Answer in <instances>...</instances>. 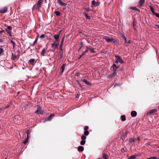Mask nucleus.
Returning <instances> with one entry per match:
<instances>
[{"label":"nucleus","mask_w":159,"mask_h":159,"mask_svg":"<svg viewBox=\"0 0 159 159\" xmlns=\"http://www.w3.org/2000/svg\"><path fill=\"white\" fill-rule=\"evenodd\" d=\"M12 30V27L11 26H7V27L5 29V30L9 35L11 37L12 36L11 30Z\"/></svg>","instance_id":"nucleus-1"},{"label":"nucleus","mask_w":159,"mask_h":159,"mask_svg":"<svg viewBox=\"0 0 159 159\" xmlns=\"http://www.w3.org/2000/svg\"><path fill=\"white\" fill-rule=\"evenodd\" d=\"M59 42L58 40L55 41L52 44L51 47L53 49H58Z\"/></svg>","instance_id":"nucleus-2"},{"label":"nucleus","mask_w":159,"mask_h":159,"mask_svg":"<svg viewBox=\"0 0 159 159\" xmlns=\"http://www.w3.org/2000/svg\"><path fill=\"white\" fill-rule=\"evenodd\" d=\"M42 108L39 105H38L37 106L36 110L34 112V113L38 115H40L42 114L43 113L41 112L42 110Z\"/></svg>","instance_id":"nucleus-3"},{"label":"nucleus","mask_w":159,"mask_h":159,"mask_svg":"<svg viewBox=\"0 0 159 159\" xmlns=\"http://www.w3.org/2000/svg\"><path fill=\"white\" fill-rule=\"evenodd\" d=\"M55 114H52L48 117L46 118L43 121V122H46L47 121H49L51 120L53 117L54 116Z\"/></svg>","instance_id":"nucleus-4"},{"label":"nucleus","mask_w":159,"mask_h":159,"mask_svg":"<svg viewBox=\"0 0 159 159\" xmlns=\"http://www.w3.org/2000/svg\"><path fill=\"white\" fill-rule=\"evenodd\" d=\"M92 7H97L100 4L99 2H95L94 0H93L91 1Z\"/></svg>","instance_id":"nucleus-5"},{"label":"nucleus","mask_w":159,"mask_h":159,"mask_svg":"<svg viewBox=\"0 0 159 159\" xmlns=\"http://www.w3.org/2000/svg\"><path fill=\"white\" fill-rule=\"evenodd\" d=\"M60 51H59V56H60V59L61 60L62 59L63 57V50L62 48H60Z\"/></svg>","instance_id":"nucleus-6"},{"label":"nucleus","mask_w":159,"mask_h":159,"mask_svg":"<svg viewBox=\"0 0 159 159\" xmlns=\"http://www.w3.org/2000/svg\"><path fill=\"white\" fill-rule=\"evenodd\" d=\"M115 57L117 59L118 61L121 64H122L124 63V61L120 57L119 55H115Z\"/></svg>","instance_id":"nucleus-7"},{"label":"nucleus","mask_w":159,"mask_h":159,"mask_svg":"<svg viewBox=\"0 0 159 159\" xmlns=\"http://www.w3.org/2000/svg\"><path fill=\"white\" fill-rule=\"evenodd\" d=\"M57 3L61 6H66L67 3L63 2L61 0H57Z\"/></svg>","instance_id":"nucleus-8"},{"label":"nucleus","mask_w":159,"mask_h":159,"mask_svg":"<svg viewBox=\"0 0 159 159\" xmlns=\"http://www.w3.org/2000/svg\"><path fill=\"white\" fill-rule=\"evenodd\" d=\"M35 60V59L31 58L28 61V63L30 65H34V62Z\"/></svg>","instance_id":"nucleus-9"},{"label":"nucleus","mask_w":159,"mask_h":159,"mask_svg":"<svg viewBox=\"0 0 159 159\" xmlns=\"http://www.w3.org/2000/svg\"><path fill=\"white\" fill-rule=\"evenodd\" d=\"M157 110L156 109H153L148 111L147 113V115H151L157 111Z\"/></svg>","instance_id":"nucleus-10"},{"label":"nucleus","mask_w":159,"mask_h":159,"mask_svg":"<svg viewBox=\"0 0 159 159\" xmlns=\"http://www.w3.org/2000/svg\"><path fill=\"white\" fill-rule=\"evenodd\" d=\"M111 67L113 68V72H115L119 67V66H117L115 64H113L111 66Z\"/></svg>","instance_id":"nucleus-11"},{"label":"nucleus","mask_w":159,"mask_h":159,"mask_svg":"<svg viewBox=\"0 0 159 159\" xmlns=\"http://www.w3.org/2000/svg\"><path fill=\"white\" fill-rule=\"evenodd\" d=\"M65 37V36L64 35L61 39V41L59 46L60 48L61 49V48H62V46H63V43L64 41Z\"/></svg>","instance_id":"nucleus-12"},{"label":"nucleus","mask_w":159,"mask_h":159,"mask_svg":"<svg viewBox=\"0 0 159 159\" xmlns=\"http://www.w3.org/2000/svg\"><path fill=\"white\" fill-rule=\"evenodd\" d=\"M7 10V8L6 7H4L3 8L1 9H0V12L2 13H5Z\"/></svg>","instance_id":"nucleus-13"},{"label":"nucleus","mask_w":159,"mask_h":159,"mask_svg":"<svg viewBox=\"0 0 159 159\" xmlns=\"http://www.w3.org/2000/svg\"><path fill=\"white\" fill-rule=\"evenodd\" d=\"M122 37L123 39H124L125 43H130V40H128L127 38L125 36L124 34H123L122 35Z\"/></svg>","instance_id":"nucleus-14"},{"label":"nucleus","mask_w":159,"mask_h":159,"mask_svg":"<svg viewBox=\"0 0 159 159\" xmlns=\"http://www.w3.org/2000/svg\"><path fill=\"white\" fill-rule=\"evenodd\" d=\"M116 75V72H113L112 74H110L109 75L107 78L109 79H111L113 77L115 76Z\"/></svg>","instance_id":"nucleus-15"},{"label":"nucleus","mask_w":159,"mask_h":159,"mask_svg":"<svg viewBox=\"0 0 159 159\" xmlns=\"http://www.w3.org/2000/svg\"><path fill=\"white\" fill-rule=\"evenodd\" d=\"M43 0H39L37 3V6L38 8L41 7V5L43 3Z\"/></svg>","instance_id":"nucleus-16"},{"label":"nucleus","mask_w":159,"mask_h":159,"mask_svg":"<svg viewBox=\"0 0 159 159\" xmlns=\"http://www.w3.org/2000/svg\"><path fill=\"white\" fill-rule=\"evenodd\" d=\"M15 40V39L13 38H11L10 39V42L13 45V47L14 48L15 45V43L14 42V40Z\"/></svg>","instance_id":"nucleus-17"},{"label":"nucleus","mask_w":159,"mask_h":159,"mask_svg":"<svg viewBox=\"0 0 159 159\" xmlns=\"http://www.w3.org/2000/svg\"><path fill=\"white\" fill-rule=\"evenodd\" d=\"M137 115V112L134 111H132L131 112V116H132L133 117H135Z\"/></svg>","instance_id":"nucleus-18"},{"label":"nucleus","mask_w":159,"mask_h":159,"mask_svg":"<svg viewBox=\"0 0 159 159\" xmlns=\"http://www.w3.org/2000/svg\"><path fill=\"white\" fill-rule=\"evenodd\" d=\"M103 39L107 42H111V38H109L108 37L106 36L103 38Z\"/></svg>","instance_id":"nucleus-19"},{"label":"nucleus","mask_w":159,"mask_h":159,"mask_svg":"<svg viewBox=\"0 0 159 159\" xmlns=\"http://www.w3.org/2000/svg\"><path fill=\"white\" fill-rule=\"evenodd\" d=\"M84 150V148L82 146H79L78 148V151L79 152H83Z\"/></svg>","instance_id":"nucleus-20"},{"label":"nucleus","mask_w":159,"mask_h":159,"mask_svg":"<svg viewBox=\"0 0 159 159\" xmlns=\"http://www.w3.org/2000/svg\"><path fill=\"white\" fill-rule=\"evenodd\" d=\"M83 14L85 16L86 19H88V20L91 19V18L90 16L88 15L87 13H86V12H84Z\"/></svg>","instance_id":"nucleus-21"},{"label":"nucleus","mask_w":159,"mask_h":159,"mask_svg":"<svg viewBox=\"0 0 159 159\" xmlns=\"http://www.w3.org/2000/svg\"><path fill=\"white\" fill-rule=\"evenodd\" d=\"M135 141H137V140L135 139L134 138H131L129 139V142L131 143Z\"/></svg>","instance_id":"nucleus-22"},{"label":"nucleus","mask_w":159,"mask_h":159,"mask_svg":"<svg viewBox=\"0 0 159 159\" xmlns=\"http://www.w3.org/2000/svg\"><path fill=\"white\" fill-rule=\"evenodd\" d=\"M65 65H66V64H64L62 65V66L61 67V68L60 70H61V73H62L64 70L65 67Z\"/></svg>","instance_id":"nucleus-23"},{"label":"nucleus","mask_w":159,"mask_h":159,"mask_svg":"<svg viewBox=\"0 0 159 159\" xmlns=\"http://www.w3.org/2000/svg\"><path fill=\"white\" fill-rule=\"evenodd\" d=\"M60 36V34H55L53 36V37L56 40H58V39L59 38Z\"/></svg>","instance_id":"nucleus-24"},{"label":"nucleus","mask_w":159,"mask_h":159,"mask_svg":"<svg viewBox=\"0 0 159 159\" xmlns=\"http://www.w3.org/2000/svg\"><path fill=\"white\" fill-rule=\"evenodd\" d=\"M145 0H140L139 2V5L140 6H142L144 3Z\"/></svg>","instance_id":"nucleus-25"},{"label":"nucleus","mask_w":159,"mask_h":159,"mask_svg":"<svg viewBox=\"0 0 159 159\" xmlns=\"http://www.w3.org/2000/svg\"><path fill=\"white\" fill-rule=\"evenodd\" d=\"M17 56L15 54H14L13 53H12L11 54V58L13 60H15L16 58H17Z\"/></svg>","instance_id":"nucleus-26"},{"label":"nucleus","mask_w":159,"mask_h":159,"mask_svg":"<svg viewBox=\"0 0 159 159\" xmlns=\"http://www.w3.org/2000/svg\"><path fill=\"white\" fill-rule=\"evenodd\" d=\"M126 120L125 116L124 115H123L121 116V120L122 121H124Z\"/></svg>","instance_id":"nucleus-27"},{"label":"nucleus","mask_w":159,"mask_h":159,"mask_svg":"<svg viewBox=\"0 0 159 159\" xmlns=\"http://www.w3.org/2000/svg\"><path fill=\"white\" fill-rule=\"evenodd\" d=\"M84 8L87 11V12L91 11L92 10L89 9V8L86 6H84Z\"/></svg>","instance_id":"nucleus-28"},{"label":"nucleus","mask_w":159,"mask_h":159,"mask_svg":"<svg viewBox=\"0 0 159 159\" xmlns=\"http://www.w3.org/2000/svg\"><path fill=\"white\" fill-rule=\"evenodd\" d=\"M0 34H2L3 36L6 34L4 30L2 29L1 30H0Z\"/></svg>","instance_id":"nucleus-29"},{"label":"nucleus","mask_w":159,"mask_h":159,"mask_svg":"<svg viewBox=\"0 0 159 159\" xmlns=\"http://www.w3.org/2000/svg\"><path fill=\"white\" fill-rule=\"evenodd\" d=\"M136 156L134 155H132L130 156H129L128 158V159H134L136 158Z\"/></svg>","instance_id":"nucleus-30"},{"label":"nucleus","mask_w":159,"mask_h":159,"mask_svg":"<svg viewBox=\"0 0 159 159\" xmlns=\"http://www.w3.org/2000/svg\"><path fill=\"white\" fill-rule=\"evenodd\" d=\"M45 48H43L41 52V54L43 56H44V54L45 53Z\"/></svg>","instance_id":"nucleus-31"},{"label":"nucleus","mask_w":159,"mask_h":159,"mask_svg":"<svg viewBox=\"0 0 159 159\" xmlns=\"http://www.w3.org/2000/svg\"><path fill=\"white\" fill-rule=\"evenodd\" d=\"M131 9L135 10V11H138V12H140V10L135 7H132L131 8Z\"/></svg>","instance_id":"nucleus-32"},{"label":"nucleus","mask_w":159,"mask_h":159,"mask_svg":"<svg viewBox=\"0 0 159 159\" xmlns=\"http://www.w3.org/2000/svg\"><path fill=\"white\" fill-rule=\"evenodd\" d=\"M83 81L86 84H89L90 83L86 79H84L83 80Z\"/></svg>","instance_id":"nucleus-33"},{"label":"nucleus","mask_w":159,"mask_h":159,"mask_svg":"<svg viewBox=\"0 0 159 159\" xmlns=\"http://www.w3.org/2000/svg\"><path fill=\"white\" fill-rule=\"evenodd\" d=\"M11 106V103L8 104L5 107H4L3 109L4 110H5V109L8 108V107H10Z\"/></svg>","instance_id":"nucleus-34"},{"label":"nucleus","mask_w":159,"mask_h":159,"mask_svg":"<svg viewBox=\"0 0 159 159\" xmlns=\"http://www.w3.org/2000/svg\"><path fill=\"white\" fill-rule=\"evenodd\" d=\"M54 13L57 16H59L61 15V13L59 11H55L54 12Z\"/></svg>","instance_id":"nucleus-35"},{"label":"nucleus","mask_w":159,"mask_h":159,"mask_svg":"<svg viewBox=\"0 0 159 159\" xmlns=\"http://www.w3.org/2000/svg\"><path fill=\"white\" fill-rule=\"evenodd\" d=\"M84 135L87 136L89 134V132L88 130H84Z\"/></svg>","instance_id":"nucleus-36"},{"label":"nucleus","mask_w":159,"mask_h":159,"mask_svg":"<svg viewBox=\"0 0 159 159\" xmlns=\"http://www.w3.org/2000/svg\"><path fill=\"white\" fill-rule=\"evenodd\" d=\"M103 157L104 159H108V156L106 153H105L103 155Z\"/></svg>","instance_id":"nucleus-37"},{"label":"nucleus","mask_w":159,"mask_h":159,"mask_svg":"<svg viewBox=\"0 0 159 159\" xmlns=\"http://www.w3.org/2000/svg\"><path fill=\"white\" fill-rule=\"evenodd\" d=\"M86 138V135H82L81 137V139L82 140H84Z\"/></svg>","instance_id":"nucleus-38"},{"label":"nucleus","mask_w":159,"mask_h":159,"mask_svg":"<svg viewBox=\"0 0 159 159\" xmlns=\"http://www.w3.org/2000/svg\"><path fill=\"white\" fill-rule=\"evenodd\" d=\"M88 48L89 49V51H90V52L91 53H95V52L94 51V49L93 48Z\"/></svg>","instance_id":"nucleus-39"},{"label":"nucleus","mask_w":159,"mask_h":159,"mask_svg":"<svg viewBox=\"0 0 159 159\" xmlns=\"http://www.w3.org/2000/svg\"><path fill=\"white\" fill-rule=\"evenodd\" d=\"M85 143V141L84 140H82L80 142V144L82 145H84Z\"/></svg>","instance_id":"nucleus-40"},{"label":"nucleus","mask_w":159,"mask_h":159,"mask_svg":"<svg viewBox=\"0 0 159 159\" xmlns=\"http://www.w3.org/2000/svg\"><path fill=\"white\" fill-rule=\"evenodd\" d=\"M150 9L151 11H152V13L153 14H154V13L155 12L154 11V9H153V7L151 6H150Z\"/></svg>","instance_id":"nucleus-41"},{"label":"nucleus","mask_w":159,"mask_h":159,"mask_svg":"<svg viewBox=\"0 0 159 159\" xmlns=\"http://www.w3.org/2000/svg\"><path fill=\"white\" fill-rule=\"evenodd\" d=\"M111 42H112L113 43H116L117 42V41L115 39L111 38Z\"/></svg>","instance_id":"nucleus-42"},{"label":"nucleus","mask_w":159,"mask_h":159,"mask_svg":"<svg viewBox=\"0 0 159 159\" xmlns=\"http://www.w3.org/2000/svg\"><path fill=\"white\" fill-rule=\"evenodd\" d=\"M28 140L25 138V140L23 141V143L24 145H26L28 142Z\"/></svg>","instance_id":"nucleus-43"},{"label":"nucleus","mask_w":159,"mask_h":159,"mask_svg":"<svg viewBox=\"0 0 159 159\" xmlns=\"http://www.w3.org/2000/svg\"><path fill=\"white\" fill-rule=\"evenodd\" d=\"M2 46H0V54L3 52V49L2 48Z\"/></svg>","instance_id":"nucleus-44"},{"label":"nucleus","mask_w":159,"mask_h":159,"mask_svg":"<svg viewBox=\"0 0 159 159\" xmlns=\"http://www.w3.org/2000/svg\"><path fill=\"white\" fill-rule=\"evenodd\" d=\"M38 38H39V36H37V38L35 40L34 42L33 43H34V44H35L37 43L38 40Z\"/></svg>","instance_id":"nucleus-45"},{"label":"nucleus","mask_w":159,"mask_h":159,"mask_svg":"<svg viewBox=\"0 0 159 159\" xmlns=\"http://www.w3.org/2000/svg\"><path fill=\"white\" fill-rule=\"evenodd\" d=\"M151 159H159V157H150Z\"/></svg>","instance_id":"nucleus-46"},{"label":"nucleus","mask_w":159,"mask_h":159,"mask_svg":"<svg viewBox=\"0 0 159 159\" xmlns=\"http://www.w3.org/2000/svg\"><path fill=\"white\" fill-rule=\"evenodd\" d=\"M31 131L29 129L26 130L27 135H30V134Z\"/></svg>","instance_id":"nucleus-47"},{"label":"nucleus","mask_w":159,"mask_h":159,"mask_svg":"<svg viewBox=\"0 0 159 159\" xmlns=\"http://www.w3.org/2000/svg\"><path fill=\"white\" fill-rule=\"evenodd\" d=\"M88 51L87 49H85L82 53V55L83 56L85 53H86Z\"/></svg>","instance_id":"nucleus-48"},{"label":"nucleus","mask_w":159,"mask_h":159,"mask_svg":"<svg viewBox=\"0 0 159 159\" xmlns=\"http://www.w3.org/2000/svg\"><path fill=\"white\" fill-rule=\"evenodd\" d=\"M77 84L79 85L80 87H82V85L80 83V82L77 80L76 81Z\"/></svg>","instance_id":"nucleus-49"},{"label":"nucleus","mask_w":159,"mask_h":159,"mask_svg":"<svg viewBox=\"0 0 159 159\" xmlns=\"http://www.w3.org/2000/svg\"><path fill=\"white\" fill-rule=\"evenodd\" d=\"M89 129V126L86 125L84 128V130H87Z\"/></svg>","instance_id":"nucleus-50"},{"label":"nucleus","mask_w":159,"mask_h":159,"mask_svg":"<svg viewBox=\"0 0 159 159\" xmlns=\"http://www.w3.org/2000/svg\"><path fill=\"white\" fill-rule=\"evenodd\" d=\"M153 14L155 15L157 17L159 18V14L158 13L155 12Z\"/></svg>","instance_id":"nucleus-51"},{"label":"nucleus","mask_w":159,"mask_h":159,"mask_svg":"<svg viewBox=\"0 0 159 159\" xmlns=\"http://www.w3.org/2000/svg\"><path fill=\"white\" fill-rule=\"evenodd\" d=\"M45 37V35L44 34H42L41 35L40 37V38H43Z\"/></svg>","instance_id":"nucleus-52"},{"label":"nucleus","mask_w":159,"mask_h":159,"mask_svg":"<svg viewBox=\"0 0 159 159\" xmlns=\"http://www.w3.org/2000/svg\"><path fill=\"white\" fill-rule=\"evenodd\" d=\"M80 75V74L79 73L77 72L75 74V75L77 77H78Z\"/></svg>","instance_id":"nucleus-53"},{"label":"nucleus","mask_w":159,"mask_h":159,"mask_svg":"<svg viewBox=\"0 0 159 159\" xmlns=\"http://www.w3.org/2000/svg\"><path fill=\"white\" fill-rule=\"evenodd\" d=\"M3 41V39L2 38H0V43H2Z\"/></svg>","instance_id":"nucleus-54"},{"label":"nucleus","mask_w":159,"mask_h":159,"mask_svg":"<svg viewBox=\"0 0 159 159\" xmlns=\"http://www.w3.org/2000/svg\"><path fill=\"white\" fill-rule=\"evenodd\" d=\"M25 139L29 140L30 139V135H27L26 138Z\"/></svg>","instance_id":"nucleus-55"},{"label":"nucleus","mask_w":159,"mask_h":159,"mask_svg":"<svg viewBox=\"0 0 159 159\" xmlns=\"http://www.w3.org/2000/svg\"><path fill=\"white\" fill-rule=\"evenodd\" d=\"M120 84H115V85H114V86L115 87V86H119V85H120Z\"/></svg>","instance_id":"nucleus-56"},{"label":"nucleus","mask_w":159,"mask_h":159,"mask_svg":"<svg viewBox=\"0 0 159 159\" xmlns=\"http://www.w3.org/2000/svg\"><path fill=\"white\" fill-rule=\"evenodd\" d=\"M82 56H83V55H82V54H81V55L80 56V57L78 58V59H80V58H81Z\"/></svg>","instance_id":"nucleus-57"},{"label":"nucleus","mask_w":159,"mask_h":159,"mask_svg":"<svg viewBox=\"0 0 159 159\" xmlns=\"http://www.w3.org/2000/svg\"><path fill=\"white\" fill-rule=\"evenodd\" d=\"M137 140V141H139L140 140V139L139 137H138L137 138V139H136Z\"/></svg>","instance_id":"nucleus-58"},{"label":"nucleus","mask_w":159,"mask_h":159,"mask_svg":"<svg viewBox=\"0 0 159 159\" xmlns=\"http://www.w3.org/2000/svg\"><path fill=\"white\" fill-rule=\"evenodd\" d=\"M147 145L149 146H151V143H147Z\"/></svg>","instance_id":"nucleus-59"},{"label":"nucleus","mask_w":159,"mask_h":159,"mask_svg":"<svg viewBox=\"0 0 159 159\" xmlns=\"http://www.w3.org/2000/svg\"><path fill=\"white\" fill-rule=\"evenodd\" d=\"M155 25L156 26H157V27L158 28V29H159V24H158V25H157V24H156Z\"/></svg>","instance_id":"nucleus-60"},{"label":"nucleus","mask_w":159,"mask_h":159,"mask_svg":"<svg viewBox=\"0 0 159 159\" xmlns=\"http://www.w3.org/2000/svg\"><path fill=\"white\" fill-rule=\"evenodd\" d=\"M132 25H133V27L134 26V21L132 23Z\"/></svg>","instance_id":"nucleus-61"},{"label":"nucleus","mask_w":159,"mask_h":159,"mask_svg":"<svg viewBox=\"0 0 159 159\" xmlns=\"http://www.w3.org/2000/svg\"><path fill=\"white\" fill-rule=\"evenodd\" d=\"M82 47H83V46L82 45H81L80 48V49H79V50L81 49H82Z\"/></svg>","instance_id":"nucleus-62"},{"label":"nucleus","mask_w":159,"mask_h":159,"mask_svg":"<svg viewBox=\"0 0 159 159\" xmlns=\"http://www.w3.org/2000/svg\"><path fill=\"white\" fill-rule=\"evenodd\" d=\"M122 150H124V152L125 151L123 148H122V149H121V151H122V152H123V151Z\"/></svg>","instance_id":"nucleus-63"},{"label":"nucleus","mask_w":159,"mask_h":159,"mask_svg":"<svg viewBox=\"0 0 159 159\" xmlns=\"http://www.w3.org/2000/svg\"><path fill=\"white\" fill-rule=\"evenodd\" d=\"M118 62H119L118 60L117 61H116L115 62L116 63H118Z\"/></svg>","instance_id":"nucleus-64"}]
</instances>
